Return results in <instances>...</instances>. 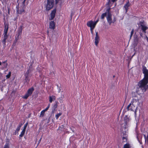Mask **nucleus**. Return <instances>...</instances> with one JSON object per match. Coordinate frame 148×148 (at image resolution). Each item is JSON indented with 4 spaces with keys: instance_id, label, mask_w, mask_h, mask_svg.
I'll list each match as a JSON object with an SVG mask.
<instances>
[{
    "instance_id": "nucleus-1",
    "label": "nucleus",
    "mask_w": 148,
    "mask_h": 148,
    "mask_svg": "<svg viewBox=\"0 0 148 148\" xmlns=\"http://www.w3.org/2000/svg\"><path fill=\"white\" fill-rule=\"evenodd\" d=\"M142 71L144 74V77L138 83L139 88L144 87L148 83V69L146 67L144 66L143 67Z\"/></svg>"
},
{
    "instance_id": "nucleus-2",
    "label": "nucleus",
    "mask_w": 148,
    "mask_h": 148,
    "mask_svg": "<svg viewBox=\"0 0 148 148\" xmlns=\"http://www.w3.org/2000/svg\"><path fill=\"white\" fill-rule=\"evenodd\" d=\"M46 5V10L49 11L52 9L54 5V0H47Z\"/></svg>"
},
{
    "instance_id": "nucleus-3",
    "label": "nucleus",
    "mask_w": 148,
    "mask_h": 148,
    "mask_svg": "<svg viewBox=\"0 0 148 148\" xmlns=\"http://www.w3.org/2000/svg\"><path fill=\"white\" fill-rule=\"evenodd\" d=\"M106 19L109 25H111L112 23H114L116 21V18L115 17L114 18L113 20H112V15L111 13H109L107 15Z\"/></svg>"
},
{
    "instance_id": "nucleus-4",
    "label": "nucleus",
    "mask_w": 148,
    "mask_h": 148,
    "mask_svg": "<svg viewBox=\"0 0 148 148\" xmlns=\"http://www.w3.org/2000/svg\"><path fill=\"white\" fill-rule=\"evenodd\" d=\"M24 9L25 7L22 6L19 9V4H18L16 5V12L17 14H22L25 11Z\"/></svg>"
},
{
    "instance_id": "nucleus-5",
    "label": "nucleus",
    "mask_w": 148,
    "mask_h": 148,
    "mask_svg": "<svg viewBox=\"0 0 148 148\" xmlns=\"http://www.w3.org/2000/svg\"><path fill=\"white\" fill-rule=\"evenodd\" d=\"M134 102L132 101L130 104L127 106V111L130 110L132 111H134L135 109V106L134 105L133 103Z\"/></svg>"
},
{
    "instance_id": "nucleus-6",
    "label": "nucleus",
    "mask_w": 148,
    "mask_h": 148,
    "mask_svg": "<svg viewBox=\"0 0 148 148\" xmlns=\"http://www.w3.org/2000/svg\"><path fill=\"white\" fill-rule=\"evenodd\" d=\"M87 25L90 27V28H94L96 25H95L94 22L92 20L88 21L87 23Z\"/></svg>"
},
{
    "instance_id": "nucleus-7",
    "label": "nucleus",
    "mask_w": 148,
    "mask_h": 148,
    "mask_svg": "<svg viewBox=\"0 0 148 148\" xmlns=\"http://www.w3.org/2000/svg\"><path fill=\"white\" fill-rule=\"evenodd\" d=\"M56 9L55 8L52 11L50 14V18H49L50 20H53L55 16L56 13Z\"/></svg>"
},
{
    "instance_id": "nucleus-8",
    "label": "nucleus",
    "mask_w": 148,
    "mask_h": 148,
    "mask_svg": "<svg viewBox=\"0 0 148 148\" xmlns=\"http://www.w3.org/2000/svg\"><path fill=\"white\" fill-rule=\"evenodd\" d=\"M143 24V22H141L140 24V26L141 27V29L142 30L143 32L145 34H146L147 32L146 31L148 29V27Z\"/></svg>"
},
{
    "instance_id": "nucleus-9",
    "label": "nucleus",
    "mask_w": 148,
    "mask_h": 148,
    "mask_svg": "<svg viewBox=\"0 0 148 148\" xmlns=\"http://www.w3.org/2000/svg\"><path fill=\"white\" fill-rule=\"evenodd\" d=\"M23 25H21L18 27L17 32V34H16V36H19L21 35L23 30Z\"/></svg>"
},
{
    "instance_id": "nucleus-10",
    "label": "nucleus",
    "mask_w": 148,
    "mask_h": 148,
    "mask_svg": "<svg viewBox=\"0 0 148 148\" xmlns=\"http://www.w3.org/2000/svg\"><path fill=\"white\" fill-rule=\"evenodd\" d=\"M9 24L6 22L5 21L4 22V32L8 33V29H9Z\"/></svg>"
},
{
    "instance_id": "nucleus-11",
    "label": "nucleus",
    "mask_w": 148,
    "mask_h": 148,
    "mask_svg": "<svg viewBox=\"0 0 148 148\" xmlns=\"http://www.w3.org/2000/svg\"><path fill=\"white\" fill-rule=\"evenodd\" d=\"M131 5V3H130L129 0H128L124 6V8H125L126 12V13L128 11L129 7Z\"/></svg>"
},
{
    "instance_id": "nucleus-12",
    "label": "nucleus",
    "mask_w": 148,
    "mask_h": 148,
    "mask_svg": "<svg viewBox=\"0 0 148 148\" xmlns=\"http://www.w3.org/2000/svg\"><path fill=\"white\" fill-rule=\"evenodd\" d=\"M99 38L98 35V32H96V36L95 38V44L96 46H98V44L99 42Z\"/></svg>"
},
{
    "instance_id": "nucleus-13",
    "label": "nucleus",
    "mask_w": 148,
    "mask_h": 148,
    "mask_svg": "<svg viewBox=\"0 0 148 148\" xmlns=\"http://www.w3.org/2000/svg\"><path fill=\"white\" fill-rule=\"evenodd\" d=\"M138 38L137 36H134V45L136 47L138 45Z\"/></svg>"
},
{
    "instance_id": "nucleus-14",
    "label": "nucleus",
    "mask_w": 148,
    "mask_h": 148,
    "mask_svg": "<svg viewBox=\"0 0 148 148\" xmlns=\"http://www.w3.org/2000/svg\"><path fill=\"white\" fill-rule=\"evenodd\" d=\"M123 136H123L122 137V142H127V135L125 134V133H123Z\"/></svg>"
},
{
    "instance_id": "nucleus-15",
    "label": "nucleus",
    "mask_w": 148,
    "mask_h": 148,
    "mask_svg": "<svg viewBox=\"0 0 148 148\" xmlns=\"http://www.w3.org/2000/svg\"><path fill=\"white\" fill-rule=\"evenodd\" d=\"M49 28L54 29L55 28V23L53 21H51L49 23Z\"/></svg>"
},
{
    "instance_id": "nucleus-16",
    "label": "nucleus",
    "mask_w": 148,
    "mask_h": 148,
    "mask_svg": "<svg viewBox=\"0 0 148 148\" xmlns=\"http://www.w3.org/2000/svg\"><path fill=\"white\" fill-rule=\"evenodd\" d=\"M56 97L55 96L52 95L50 96L49 97V101L50 103H51L53 101L55 100L56 99Z\"/></svg>"
},
{
    "instance_id": "nucleus-17",
    "label": "nucleus",
    "mask_w": 148,
    "mask_h": 148,
    "mask_svg": "<svg viewBox=\"0 0 148 148\" xmlns=\"http://www.w3.org/2000/svg\"><path fill=\"white\" fill-rule=\"evenodd\" d=\"M34 90V88L33 87H32L28 89L27 92L29 95L30 96Z\"/></svg>"
},
{
    "instance_id": "nucleus-18",
    "label": "nucleus",
    "mask_w": 148,
    "mask_h": 148,
    "mask_svg": "<svg viewBox=\"0 0 148 148\" xmlns=\"http://www.w3.org/2000/svg\"><path fill=\"white\" fill-rule=\"evenodd\" d=\"M55 102L56 103L53 104L52 107V109L53 110H55L57 108L58 106V103L57 101H56Z\"/></svg>"
},
{
    "instance_id": "nucleus-19",
    "label": "nucleus",
    "mask_w": 148,
    "mask_h": 148,
    "mask_svg": "<svg viewBox=\"0 0 148 148\" xmlns=\"http://www.w3.org/2000/svg\"><path fill=\"white\" fill-rule=\"evenodd\" d=\"M129 119L128 118L127 116L126 115L124 118V122L125 124H127V123L129 121Z\"/></svg>"
},
{
    "instance_id": "nucleus-20",
    "label": "nucleus",
    "mask_w": 148,
    "mask_h": 148,
    "mask_svg": "<svg viewBox=\"0 0 148 148\" xmlns=\"http://www.w3.org/2000/svg\"><path fill=\"white\" fill-rule=\"evenodd\" d=\"M107 15V12H105L103 13L101 16V19L102 20L104 19L105 17H106Z\"/></svg>"
},
{
    "instance_id": "nucleus-21",
    "label": "nucleus",
    "mask_w": 148,
    "mask_h": 148,
    "mask_svg": "<svg viewBox=\"0 0 148 148\" xmlns=\"http://www.w3.org/2000/svg\"><path fill=\"white\" fill-rule=\"evenodd\" d=\"M131 146L129 143L125 144L123 146V148H130Z\"/></svg>"
},
{
    "instance_id": "nucleus-22",
    "label": "nucleus",
    "mask_w": 148,
    "mask_h": 148,
    "mask_svg": "<svg viewBox=\"0 0 148 148\" xmlns=\"http://www.w3.org/2000/svg\"><path fill=\"white\" fill-rule=\"evenodd\" d=\"M22 124H20L18 126L17 128L16 129V131H17V133H18V132L20 130L21 128L22 125Z\"/></svg>"
},
{
    "instance_id": "nucleus-23",
    "label": "nucleus",
    "mask_w": 148,
    "mask_h": 148,
    "mask_svg": "<svg viewBox=\"0 0 148 148\" xmlns=\"http://www.w3.org/2000/svg\"><path fill=\"white\" fill-rule=\"evenodd\" d=\"M8 33L4 32L3 34V38L7 39L8 37V35L7 34Z\"/></svg>"
},
{
    "instance_id": "nucleus-24",
    "label": "nucleus",
    "mask_w": 148,
    "mask_h": 148,
    "mask_svg": "<svg viewBox=\"0 0 148 148\" xmlns=\"http://www.w3.org/2000/svg\"><path fill=\"white\" fill-rule=\"evenodd\" d=\"M25 132V131L23 130L21 132L20 135H19V138H21L24 135Z\"/></svg>"
},
{
    "instance_id": "nucleus-25",
    "label": "nucleus",
    "mask_w": 148,
    "mask_h": 148,
    "mask_svg": "<svg viewBox=\"0 0 148 148\" xmlns=\"http://www.w3.org/2000/svg\"><path fill=\"white\" fill-rule=\"evenodd\" d=\"M29 70H28L27 71L26 73L25 74V77L26 79H27L28 78V75L29 74Z\"/></svg>"
},
{
    "instance_id": "nucleus-26",
    "label": "nucleus",
    "mask_w": 148,
    "mask_h": 148,
    "mask_svg": "<svg viewBox=\"0 0 148 148\" xmlns=\"http://www.w3.org/2000/svg\"><path fill=\"white\" fill-rule=\"evenodd\" d=\"M30 96V95H29L28 94L27 92H26L25 95L23 97V98L24 99H26Z\"/></svg>"
},
{
    "instance_id": "nucleus-27",
    "label": "nucleus",
    "mask_w": 148,
    "mask_h": 148,
    "mask_svg": "<svg viewBox=\"0 0 148 148\" xmlns=\"http://www.w3.org/2000/svg\"><path fill=\"white\" fill-rule=\"evenodd\" d=\"M11 71H9L8 73V74L6 75V79H9L11 75Z\"/></svg>"
},
{
    "instance_id": "nucleus-28",
    "label": "nucleus",
    "mask_w": 148,
    "mask_h": 148,
    "mask_svg": "<svg viewBox=\"0 0 148 148\" xmlns=\"http://www.w3.org/2000/svg\"><path fill=\"white\" fill-rule=\"evenodd\" d=\"M45 112L42 110V111L40 112V117H43L44 115Z\"/></svg>"
},
{
    "instance_id": "nucleus-29",
    "label": "nucleus",
    "mask_w": 148,
    "mask_h": 148,
    "mask_svg": "<svg viewBox=\"0 0 148 148\" xmlns=\"http://www.w3.org/2000/svg\"><path fill=\"white\" fill-rule=\"evenodd\" d=\"M144 136L145 138V142L148 143V134L147 135V136H146L145 135H144Z\"/></svg>"
},
{
    "instance_id": "nucleus-30",
    "label": "nucleus",
    "mask_w": 148,
    "mask_h": 148,
    "mask_svg": "<svg viewBox=\"0 0 148 148\" xmlns=\"http://www.w3.org/2000/svg\"><path fill=\"white\" fill-rule=\"evenodd\" d=\"M62 115V113H59L56 115L55 117L56 119H58L59 116Z\"/></svg>"
},
{
    "instance_id": "nucleus-31",
    "label": "nucleus",
    "mask_w": 148,
    "mask_h": 148,
    "mask_svg": "<svg viewBox=\"0 0 148 148\" xmlns=\"http://www.w3.org/2000/svg\"><path fill=\"white\" fill-rule=\"evenodd\" d=\"M7 60H6L3 61L2 62V63L3 64H5V65L4 66L5 67H7V66L8 65V64L7 63Z\"/></svg>"
},
{
    "instance_id": "nucleus-32",
    "label": "nucleus",
    "mask_w": 148,
    "mask_h": 148,
    "mask_svg": "<svg viewBox=\"0 0 148 148\" xmlns=\"http://www.w3.org/2000/svg\"><path fill=\"white\" fill-rule=\"evenodd\" d=\"M7 39H3L2 40V43L3 45L4 46L6 45V40Z\"/></svg>"
},
{
    "instance_id": "nucleus-33",
    "label": "nucleus",
    "mask_w": 148,
    "mask_h": 148,
    "mask_svg": "<svg viewBox=\"0 0 148 148\" xmlns=\"http://www.w3.org/2000/svg\"><path fill=\"white\" fill-rule=\"evenodd\" d=\"M50 106V103H49L47 106V107L44 110H43L45 112L47 111L49 108Z\"/></svg>"
},
{
    "instance_id": "nucleus-34",
    "label": "nucleus",
    "mask_w": 148,
    "mask_h": 148,
    "mask_svg": "<svg viewBox=\"0 0 148 148\" xmlns=\"http://www.w3.org/2000/svg\"><path fill=\"white\" fill-rule=\"evenodd\" d=\"M134 29H132L131 32V34L130 36V39H131V38L133 34H134Z\"/></svg>"
},
{
    "instance_id": "nucleus-35",
    "label": "nucleus",
    "mask_w": 148,
    "mask_h": 148,
    "mask_svg": "<svg viewBox=\"0 0 148 148\" xmlns=\"http://www.w3.org/2000/svg\"><path fill=\"white\" fill-rule=\"evenodd\" d=\"M28 124V123L27 122L25 124L24 126L23 127V130H24L25 131V130L26 129V127L27 126V125Z\"/></svg>"
},
{
    "instance_id": "nucleus-36",
    "label": "nucleus",
    "mask_w": 148,
    "mask_h": 148,
    "mask_svg": "<svg viewBox=\"0 0 148 148\" xmlns=\"http://www.w3.org/2000/svg\"><path fill=\"white\" fill-rule=\"evenodd\" d=\"M3 148H9V143H6L4 145Z\"/></svg>"
},
{
    "instance_id": "nucleus-37",
    "label": "nucleus",
    "mask_w": 148,
    "mask_h": 148,
    "mask_svg": "<svg viewBox=\"0 0 148 148\" xmlns=\"http://www.w3.org/2000/svg\"><path fill=\"white\" fill-rule=\"evenodd\" d=\"M19 36H16H16L15 37V40H14L15 41H16V42H17V40L19 39Z\"/></svg>"
},
{
    "instance_id": "nucleus-38",
    "label": "nucleus",
    "mask_w": 148,
    "mask_h": 148,
    "mask_svg": "<svg viewBox=\"0 0 148 148\" xmlns=\"http://www.w3.org/2000/svg\"><path fill=\"white\" fill-rule=\"evenodd\" d=\"M26 0H24L22 2V6L25 7V3Z\"/></svg>"
},
{
    "instance_id": "nucleus-39",
    "label": "nucleus",
    "mask_w": 148,
    "mask_h": 148,
    "mask_svg": "<svg viewBox=\"0 0 148 148\" xmlns=\"http://www.w3.org/2000/svg\"><path fill=\"white\" fill-rule=\"evenodd\" d=\"M110 8H108V9L107 10H106V12L107 13V15L109 13H111L110 12Z\"/></svg>"
},
{
    "instance_id": "nucleus-40",
    "label": "nucleus",
    "mask_w": 148,
    "mask_h": 148,
    "mask_svg": "<svg viewBox=\"0 0 148 148\" xmlns=\"http://www.w3.org/2000/svg\"><path fill=\"white\" fill-rule=\"evenodd\" d=\"M137 139H138V140L139 142L140 143V144H142V142H141V141H140V140H139V138H138V136H137Z\"/></svg>"
},
{
    "instance_id": "nucleus-41",
    "label": "nucleus",
    "mask_w": 148,
    "mask_h": 148,
    "mask_svg": "<svg viewBox=\"0 0 148 148\" xmlns=\"http://www.w3.org/2000/svg\"><path fill=\"white\" fill-rule=\"evenodd\" d=\"M58 99L60 103L61 102V101H62V99L61 98H59Z\"/></svg>"
},
{
    "instance_id": "nucleus-42",
    "label": "nucleus",
    "mask_w": 148,
    "mask_h": 148,
    "mask_svg": "<svg viewBox=\"0 0 148 148\" xmlns=\"http://www.w3.org/2000/svg\"><path fill=\"white\" fill-rule=\"evenodd\" d=\"M99 21V19H97V20L95 21L94 22V23L95 24V25H96V24H97V23H98V22Z\"/></svg>"
},
{
    "instance_id": "nucleus-43",
    "label": "nucleus",
    "mask_w": 148,
    "mask_h": 148,
    "mask_svg": "<svg viewBox=\"0 0 148 148\" xmlns=\"http://www.w3.org/2000/svg\"><path fill=\"white\" fill-rule=\"evenodd\" d=\"M94 28H90V31H91V32L92 34H93V29H94Z\"/></svg>"
},
{
    "instance_id": "nucleus-44",
    "label": "nucleus",
    "mask_w": 148,
    "mask_h": 148,
    "mask_svg": "<svg viewBox=\"0 0 148 148\" xmlns=\"http://www.w3.org/2000/svg\"><path fill=\"white\" fill-rule=\"evenodd\" d=\"M16 42H17L14 41V42L13 43V44L12 45V46H14L16 45Z\"/></svg>"
},
{
    "instance_id": "nucleus-45",
    "label": "nucleus",
    "mask_w": 148,
    "mask_h": 148,
    "mask_svg": "<svg viewBox=\"0 0 148 148\" xmlns=\"http://www.w3.org/2000/svg\"><path fill=\"white\" fill-rule=\"evenodd\" d=\"M58 93H60L61 91L60 87H59V88H58Z\"/></svg>"
},
{
    "instance_id": "nucleus-46",
    "label": "nucleus",
    "mask_w": 148,
    "mask_h": 148,
    "mask_svg": "<svg viewBox=\"0 0 148 148\" xmlns=\"http://www.w3.org/2000/svg\"><path fill=\"white\" fill-rule=\"evenodd\" d=\"M17 133H17V131H16V130L15 131V132L14 133L13 135H16V134Z\"/></svg>"
},
{
    "instance_id": "nucleus-47",
    "label": "nucleus",
    "mask_w": 148,
    "mask_h": 148,
    "mask_svg": "<svg viewBox=\"0 0 148 148\" xmlns=\"http://www.w3.org/2000/svg\"><path fill=\"white\" fill-rule=\"evenodd\" d=\"M139 34L141 37H143V34L141 32L139 33Z\"/></svg>"
},
{
    "instance_id": "nucleus-48",
    "label": "nucleus",
    "mask_w": 148,
    "mask_h": 148,
    "mask_svg": "<svg viewBox=\"0 0 148 148\" xmlns=\"http://www.w3.org/2000/svg\"><path fill=\"white\" fill-rule=\"evenodd\" d=\"M61 126L62 127H61V126L59 127H58V130H59L60 128H63V127H64L63 125H62Z\"/></svg>"
},
{
    "instance_id": "nucleus-49",
    "label": "nucleus",
    "mask_w": 148,
    "mask_h": 148,
    "mask_svg": "<svg viewBox=\"0 0 148 148\" xmlns=\"http://www.w3.org/2000/svg\"><path fill=\"white\" fill-rule=\"evenodd\" d=\"M111 0V1L112 2H115L117 0Z\"/></svg>"
},
{
    "instance_id": "nucleus-50",
    "label": "nucleus",
    "mask_w": 148,
    "mask_h": 148,
    "mask_svg": "<svg viewBox=\"0 0 148 148\" xmlns=\"http://www.w3.org/2000/svg\"><path fill=\"white\" fill-rule=\"evenodd\" d=\"M69 133L70 132L69 131H66V133L69 134Z\"/></svg>"
},
{
    "instance_id": "nucleus-51",
    "label": "nucleus",
    "mask_w": 148,
    "mask_h": 148,
    "mask_svg": "<svg viewBox=\"0 0 148 148\" xmlns=\"http://www.w3.org/2000/svg\"><path fill=\"white\" fill-rule=\"evenodd\" d=\"M33 63H34L33 62H32L31 63V65H30V66L29 67H30V66H32V64H33Z\"/></svg>"
},
{
    "instance_id": "nucleus-52",
    "label": "nucleus",
    "mask_w": 148,
    "mask_h": 148,
    "mask_svg": "<svg viewBox=\"0 0 148 148\" xmlns=\"http://www.w3.org/2000/svg\"><path fill=\"white\" fill-rule=\"evenodd\" d=\"M73 132V133H74V130L73 129H72L71 130Z\"/></svg>"
},
{
    "instance_id": "nucleus-53",
    "label": "nucleus",
    "mask_w": 148,
    "mask_h": 148,
    "mask_svg": "<svg viewBox=\"0 0 148 148\" xmlns=\"http://www.w3.org/2000/svg\"><path fill=\"white\" fill-rule=\"evenodd\" d=\"M2 65V63L0 61V65L1 66Z\"/></svg>"
},
{
    "instance_id": "nucleus-54",
    "label": "nucleus",
    "mask_w": 148,
    "mask_h": 148,
    "mask_svg": "<svg viewBox=\"0 0 148 148\" xmlns=\"http://www.w3.org/2000/svg\"><path fill=\"white\" fill-rule=\"evenodd\" d=\"M72 16H73V15H72V14H71V18H72Z\"/></svg>"
},
{
    "instance_id": "nucleus-55",
    "label": "nucleus",
    "mask_w": 148,
    "mask_h": 148,
    "mask_svg": "<svg viewBox=\"0 0 148 148\" xmlns=\"http://www.w3.org/2000/svg\"><path fill=\"white\" fill-rule=\"evenodd\" d=\"M70 129L71 130L72 129V128H71V127L70 128Z\"/></svg>"
},
{
    "instance_id": "nucleus-56",
    "label": "nucleus",
    "mask_w": 148,
    "mask_h": 148,
    "mask_svg": "<svg viewBox=\"0 0 148 148\" xmlns=\"http://www.w3.org/2000/svg\"><path fill=\"white\" fill-rule=\"evenodd\" d=\"M136 111L135 110V114H136Z\"/></svg>"
},
{
    "instance_id": "nucleus-57",
    "label": "nucleus",
    "mask_w": 148,
    "mask_h": 148,
    "mask_svg": "<svg viewBox=\"0 0 148 148\" xmlns=\"http://www.w3.org/2000/svg\"><path fill=\"white\" fill-rule=\"evenodd\" d=\"M115 77V75H113V78H114V77Z\"/></svg>"
},
{
    "instance_id": "nucleus-58",
    "label": "nucleus",
    "mask_w": 148,
    "mask_h": 148,
    "mask_svg": "<svg viewBox=\"0 0 148 148\" xmlns=\"http://www.w3.org/2000/svg\"><path fill=\"white\" fill-rule=\"evenodd\" d=\"M30 114H29V116L28 117H29H29H30Z\"/></svg>"
},
{
    "instance_id": "nucleus-59",
    "label": "nucleus",
    "mask_w": 148,
    "mask_h": 148,
    "mask_svg": "<svg viewBox=\"0 0 148 148\" xmlns=\"http://www.w3.org/2000/svg\"><path fill=\"white\" fill-rule=\"evenodd\" d=\"M47 33H48H48H49V31H47Z\"/></svg>"
},
{
    "instance_id": "nucleus-60",
    "label": "nucleus",
    "mask_w": 148,
    "mask_h": 148,
    "mask_svg": "<svg viewBox=\"0 0 148 148\" xmlns=\"http://www.w3.org/2000/svg\"><path fill=\"white\" fill-rule=\"evenodd\" d=\"M41 138L40 139V140H39V141H40L41 140Z\"/></svg>"
},
{
    "instance_id": "nucleus-61",
    "label": "nucleus",
    "mask_w": 148,
    "mask_h": 148,
    "mask_svg": "<svg viewBox=\"0 0 148 148\" xmlns=\"http://www.w3.org/2000/svg\"><path fill=\"white\" fill-rule=\"evenodd\" d=\"M134 54L132 56H133L134 55Z\"/></svg>"
}]
</instances>
